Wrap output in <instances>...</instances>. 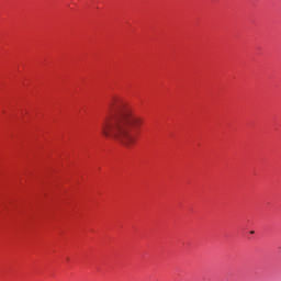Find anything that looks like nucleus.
Instances as JSON below:
<instances>
[{
	"mask_svg": "<svg viewBox=\"0 0 281 281\" xmlns=\"http://www.w3.org/2000/svg\"><path fill=\"white\" fill-rule=\"evenodd\" d=\"M250 234H254V231H251Z\"/></svg>",
	"mask_w": 281,
	"mask_h": 281,
	"instance_id": "f03ea898",
	"label": "nucleus"
},
{
	"mask_svg": "<svg viewBox=\"0 0 281 281\" xmlns=\"http://www.w3.org/2000/svg\"><path fill=\"white\" fill-rule=\"evenodd\" d=\"M142 126H144V117L135 114L128 102L120 97L111 99L109 114L101 125L103 137L115 139L125 148H133Z\"/></svg>",
	"mask_w": 281,
	"mask_h": 281,
	"instance_id": "f257e3e1",
	"label": "nucleus"
}]
</instances>
